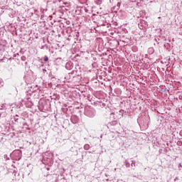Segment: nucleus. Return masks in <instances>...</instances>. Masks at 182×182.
I'll use <instances>...</instances> for the list:
<instances>
[{
  "instance_id": "1",
  "label": "nucleus",
  "mask_w": 182,
  "mask_h": 182,
  "mask_svg": "<svg viewBox=\"0 0 182 182\" xmlns=\"http://www.w3.org/2000/svg\"><path fill=\"white\" fill-rule=\"evenodd\" d=\"M12 160L19 161L22 159V151L15 150L11 154Z\"/></svg>"
},
{
  "instance_id": "2",
  "label": "nucleus",
  "mask_w": 182,
  "mask_h": 182,
  "mask_svg": "<svg viewBox=\"0 0 182 182\" xmlns=\"http://www.w3.org/2000/svg\"><path fill=\"white\" fill-rule=\"evenodd\" d=\"M95 113H96V111H95L93 108L88 107V108H86L85 110V114L88 117H95Z\"/></svg>"
},
{
  "instance_id": "3",
  "label": "nucleus",
  "mask_w": 182,
  "mask_h": 182,
  "mask_svg": "<svg viewBox=\"0 0 182 182\" xmlns=\"http://www.w3.org/2000/svg\"><path fill=\"white\" fill-rule=\"evenodd\" d=\"M2 86H4V81H2V80H0V89L1 87H2Z\"/></svg>"
},
{
  "instance_id": "4",
  "label": "nucleus",
  "mask_w": 182,
  "mask_h": 182,
  "mask_svg": "<svg viewBox=\"0 0 182 182\" xmlns=\"http://www.w3.org/2000/svg\"><path fill=\"white\" fill-rule=\"evenodd\" d=\"M48 60H49V58H48V56H45L44 58V62H48Z\"/></svg>"
},
{
  "instance_id": "5",
  "label": "nucleus",
  "mask_w": 182,
  "mask_h": 182,
  "mask_svg": "<svg viewBox=\"0 0 182 182\" xmlns=\"http://www.w3.org/2000/svg\"><path fill=\"white\" fill-rule=\"evenodd\" d=\"M4 159H6V160H9V158H8V155H4Z\"/></svg>"
},
{
  "instance_id": "6",
  "label": "nucleus",
  "mask_w": 182,
  "mask_h": 182,
  "mask_svg": "<svg viewBox=\"0 0 182 182\" xmlns=\"http://www.w3.org/2000/svg\"><path fill=\"white\" fill-rule=\"evenodd\" d=\"M114 124H116L117 123V122L114 121Z\"/></svg>"
},
{
  "instance_id": "7",
  "label": "nucleus",
  "mask_w": 182,
  "mask_h": 182,
  "mask_svg": "<svg viewBox=\"0 0 182 182\" xmlns=\"http://www.w3.org/2000/svg\"><path fill=\"white\" fill-rule=\"evenodd\" d=\"M16 56H19V54L17 53V54L16 55Z\"/></svg>"
},
{
  "instance_id": "8",
  "label": "nucleus",
  "mask_w": 182,
  "mask_h": 182,
  "mask_svg": "<svg viewBox=\"0 0 182 182\" xmlns=\"http://www.w3.org/2000/svg\"><path fill=\"white\" fill-rule=\"evenodd\" d=\"M26 129H27V130H29V128H28V127H26Z\"/></svg>"
},
{
  "instance_id": "9",
  "label": "nucleus",
  "mask_w": 182,
  "mask_h": 182,
  "mask_svg": "<svg viewBox=\"0 0 182 182\" xmlns=\"http://www.w3.org/2000/svg\"><path fill=\"white\" fill-rule=\"evenodd\" d=\"M21 59L23 60V57L22 56L21 57Z\"/></svg>"
}]
</instances>
